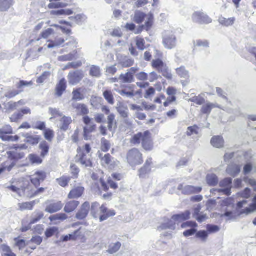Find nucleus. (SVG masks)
Here are the masks:
<instances>
[{"mask_svg": "<svg viewBox=\"0 0 256 256\" xmlns=\"http://www.w3.org/2000/svg\"><path fill=\"white\" fill-rule=\"evenodd\" d=\"M142 142V146L146 150H152L153 148V144L152 142L150 136V133L146 130L144 132H138L134 134L130 142L134 144H140Z\"/></svg>", "mask_w": 256, "mask_h": 256, "instance_id": "f257e3e1", "label": "nucleus"}, {"mask_svg": "<svg viewBox=\"0 0 256 256\" xmlns=\"http://www.w3.org/2000/svg\"><path fill=\"white\" fill-rule=\"evenodd\" d=\"M127 160L132 166L140 164L143 162L142 154L136 148L129 150L127 154Z\"/></svg>", "mask_w": 256, "mask_h": 256, "instance_id": "f03ea898", "label": "nucleus"}, {"mask_svg": "<svg viewBox=\"0 0 256 256\" xmlns=\"http://www.w3.org/2000/svg\"><path fill=\"white\" fill-rule=\"evenodd\" d=\"M33 84L32 81L26 82L24 80H20V82L16 84V87L18 88V90H9L4 94V96L9 99L12 98L17 95H18L23 92L22 90L24 86H32Z\"/></svg>", "mask_w": 256, "mask_h": 256, "instance_id": "7ed1b4c3", "label": "nucleus"}, {"mask_svg": "<svg viewBox=\"0 0 256 256\" xmlns=\"http://www.w3.org/2000/svg\"><path fill=\"white\" fill-rule=\"evenodd\" d=\"M84 76V72L82 70L70 71L68 76L70 85L76 86L83 79Z\"/></svg>", "mask_w": 256, "mask_h": 256, "instance_id": "20e7f679", "label": "nucleus"}, {"mask_svg": "<svg viewBox=\"0 0 256 256\" xmlns=\"http://www.w3.org/2000/svg\"><path fill=\"white\" fill-rule=\"evenodd\" d=\"M162 44L165 48L171 50L174 48L176 45V36L171 33H166L163 36Z\"/></svg>", "mask_w": 256, "mask_h": 256, "instance_id": "39448f33", "label": "nucleus"}, {"mask_svg": "<svg viewBox=\"0 0 256 256\" xmlns=\"http://www.w3.org/2000/svg\"><path fill=\"white\" fill-rule=\"evenodd\" d=\"M192 20L199 24H208L212 22V20L206 14L202 12H196L192 16Z\"/></svg>", "mask_w": 256, "mask_h": 256, "instance_id": "423d86ee", "label": "nucleus"}, {"mask_svg": "<svg viewBox=\"0 0 256 256\" xmlns=\"http://www.w3.org/2000/svg\"><path fill=\"white\" fill-rule=\"evenodd\" d=\"M178 190L182 191V194H184L190 195L200 193L202 190V188L200 186L196 187L189 185L184 186L182 184H180L178 186Z\"/></svg>", "mask_w": 256, "mask_h": 256, "instance_id": "0eeeda50", "label": "nucleus"}, {"mask_svg": "<svg viewBox=\"0 0 256 256\" xmlns=\"http://www.w3.org/2000/svg\"><path fill=\"white\" fill-rule=\"evenodd\" d=\"M46 178V173L44 171H38L34 174L30 178L32 184L36 188L40 183L43 182Z\"/></svg>", "mask_w": 256, "mask_h": 256, "instance_id": "6e6552de", "label": "nucleus"}, {"mask_svg": "<svg viewBox=\"0 0 256 256\" xmlns=\"http://www.w3.org/2000/svg\"><path fill=\"white\" fill-rule=\"evenodd\" d=\"M90 210V204L88 202H86L81 206L76 214V218L78 220H82L86 218Z\"/></svg>", "mask_w": 256, "mask_h": 256, "instance_id": "1a4fd4ad", "label": "nucleus"}, {"mask_svg": "<svg viewBox=\"0 0 256 256\" xmlns=\"http://www.w3.org/2000/svg\"><path fill=\"white\" fill-rule=\"evenodd\" d=\"M48 202L49 201L46 202V204H47L48 206L46 208L45 211L50 214H53L61 210L64 206V204L61 202H52L48 204Z\"/></svg>", "mask_w": 256, "mask_h": 256, "instance_id": "9d476101", "label": "nucleus"}, {"mask_svg": "<svg viewBox=\"0 0 256 256\" xmlns=\"http://www.w3.org/2000/svg\"><path fill=\"white\" fill-rule=\"evenodd\" d=\"M22 193V196H25L28 198H34V196H30L31 193H34L35 189L33 188L32 186L30 184L28 181H24L23 182V186H21Z\"/></svg>", "mask_w": 256, "mask_h": 256, "instance_id": "9b49d317", "label": "nucleus"}, {"mask_svg": "<svg viewBox=\"0 0 256 256\" xmlns=\"http://www.w3.org/2000/svg\"><path fill=\"white\" fill-rule=\"evenodd\" d=\"M77 162L80 163L82 165L85 167H92V164L90 158V156H87L84 153L80 154L77 156Z\"/></svg>", "mask_w": 256, "mask_h": 256, "instance_id": "f8f14e48", "label": "nucleus"}, {"mask_svg": "<svg viewBox=\"0 0 256 256\" xmlns=\"http://www.w3.org/2000/svg\"><path fill=\"white\" fill-rule=\"evenodd\" d=\"M84 190V188L82 186L74 188L70 190L68 195V198L70 199H74L80 198L82 195Z\"/></svg>", "mask_w": 256, "mask_h": 256, "instance_id": "ddd939ff", "label": "nucleus"}, {"mask_svg": "<svg viewBox=\"0 0 256 256\" xmlns=\"http://www.w3.org/2000/svg\"><path fill=\"white\" fill-rule=\"evenodd\" d=\"M66 88V82L64 78L60 80L56 86V95L60 97L62 96Z\"/></svg>", "mask_w": 256, "mask_h": 256, "instance_id": "4468645a", "label": "nucleus"}, {"mask_svg": "<svg viewBox=\"0 0 256 256\" xmlns=\"http://www.w3.org/2000/svg\"><path fill=\"white\" fill-rule=\"evenodd\" d=\"M190 212L189 210H186L184 212L173 215L172 218V220H174L182 222L189 219L190 218Z\"/></svg>", "mask_w": 256, "mask_h": 256, "instance_id": "2eb2a0df", "label": "nucleus"}, {"mask_svg": "<svg viewBox=\"0 0 256 256\" xmlns=\"http://www.w3.org/2000/svg\"><path fill=\"white\" fill-rule=\"evenodd\" d=\"M119 80L121 84H130L134 82V76L128 72L126 74H122L119 76Z\"/></svg>", "mask_w": 256, "mask_h": 256, "instance_id": "dca6fc26", "label": "nucleus"}, {"mask_svg": "<svg viewBox=\"0 0 256 256\" xmlns=\"http://www.w3.org/2000/svg\"><path fill=\"white\" fill-rule=\"evenodd\" d=\"M116 109L121 116L124 118H127L128 116V106L122 102H119L116 106Z\"/></svg>", "mask_w": 256, "mask_h": 256, "instance_id": "f3484780", "label": "nucleus"}, {"mask_svg": "<svg viewBox=\"0 0 256 256\" xmlns=\"http://www.w3.org/2000/svg\"><path fill=\"white\" fill-rule=\"evenodd\" d=\"M79 204V202L77 200L70 201L66 204L64 210L66 213H70L77 208Z\"/></svg>", "mask_w": 256, "mask_h": 256, "instance_id": "a211bd4d", "label": "nucleus"}, {"mask_svg": "<svg viewBox=\"0 0 256 256\" xmlns=\"http://www.w3.org/2000/svg\"><path fill=\"white\" fill-rule=\"evenodd\" d=\"M170 230H174L176 229V224L172 220H168V221L164 224H162L160 226L158 227V230L160 231Z\"/></svg>", "mask_w": 256, "mask_h": 256, "instance_id": "6ab92c4d", "label": "nucleus"}, {"mask_svg": "<svg viewBox=\"0 0 256 256\" xmlns=\"http://www.w3.org/2000/svg\"><path fill=\"white\" fill-rule=\"evenodd\" d=\"M22 136L26 138L25 142L32 145L38 144L40 140V136H31L29 134H22Z\"/></svg>", "mask_w": 256, "mask_h": 256, "instance_id": "aec40b11", "label": "nucleus"}, {"mask_svg": "<svg viewBox=\"0 0 256 256\" xmlns=\"http://www.w3.org/2000/svg\"><path fill=\"white\" fill-rule=\"evenodd\" d=\"M60 122V129L65 132L68 129L69 125L72 123V120L70 117L64 116Z\"/></svg>", "mask_w": 256, "mask_h": 256, "instance_id": "412c9836", "label": "nucleus"}, {"mask_svg": "<svg viewBox=\"0 0 256 256\" xmlns=\"http://www.w3.org/2000/svg\"><path fill=\"white\" fill-rule=\"evenodd\" d=\"M8 158L14 162H16L22 158L24 156V152L18 153L16 152L9 151L6 152Z\"/></svg>", "mask_w": 256, "mask_h": 256, "instance_id": "4be33fe9", "label": "nucleus"}, {"mask_svg": "<svg viewBox=\"0 0 256 256\" xmlns=\"http://www.w3.org/2000/svg\"><path fill=\"white\" fill-rule=\"evenodd\" d=\"M108 129L110 132L116 130V122L115 121V116L114 114H110L108 117Z\"/></svg>", "mask_w": 256, "mask_h": 256, "instance_id": "5701e85b", "label": "nucleus"}, {"mask_svg": "<svg viewBox=\"0 0 256 256\" xmlns=\"http://www.w3.org/2000/svg\"><path fill=\"white\" fill-rule=\"evenodd\" d=\"M226 172L230 175L235 177L240 172V167L239 165L236 164L230 166L226 170Z\"/></svg>", "mask_w": 256, "mask_h": 256, "instance_id": "b1692460", "label": "nucleus"}, {"mask_svg": "<svg viewBox=\"0 0 256 256\" xmlns=\"http://www.w3.org/2000/svg\"><path fill=\"white\" fill-rule=\"evenodd\" d=\"M14 3V0H0V11H8Z\"/></svg>", "mask_w": 256, "mask_h": 256, "instance_id": "393cba45", "label": "nucleus"}, {"mask_svg": "<svg viewBox=\"0 0 256 256\" xmlns=\"http://www.w3.org/2000/svg\"><path fill=\"white\" fill-rule=\"evenodd\" d=\"M39 148L41 150L40 156L44 158L48 154L50 146L46 141H42L39 145Z\"/></svg>", "mask_w": 256, "mask_h": 256, "instance_id": "a878e982", "label": "nucleus"}, {"mask_svg": "<svg viewBox=\"0 0 256 256\" xmlns=\"http://www.w3.org/2000/svg\"><path fill=\"white\" fill-rule=\"evenodd\" d=\"M211 144L214 147L220 148L224 145V140L221 136H214L211 140Z\"/></svg>", "mask_w": 256, "mask_h": 256, "instance_id": "bb28decb", "label": "nucleus"}, {"mask_svg": "<svg viewBox=\"0 0 256 256\" xmlns=\"http://www.w3.org/2000/svg\"><path fill=\"white\" fill-rule=\"evenodd\" d=\"M0 252L2 256H16L15 254L12 252L10 247L6 244L0 246Z\"/></svg>", "mask_w": 256, "mask_h": 256, "instance_id": "cd10ccee", "label": "nucleus"}, {"mask_svg": "<svg viewBox=\"0 0 256 256\" xmlns=\"http://www.w3.org/2000/svg\"><path fill=\"white\" fill-rule=\"evenodd\" d=\"M207 184L212 186H216L218 182V176L214 174H208L206 178Z\"/></svg>", "mask_w": 256, "mask_h": 256, "instance_id": "c85d7f7f", "label": "nucleus"}, {"mask_svg": "<svg viewBox=\"0 0 256 256\" xmlns=\"http://www.w3.org/2000/svg\"><path fill=\"white\" fill-rule=\"evenodd\" d=\"M152 66L154 68L157 69L159 72L164 70V68L167 66L159 58L153 60L152 62Z\"/></svg>", "mask_w": 256, "mask_h": 256, "instance_id": "c756f323", "label": "nucleus"}, {"mask_svg": "<svg viewBox=\"0 0 256 256\" xmlns=\"http://www.w3.org/2000/svg\"><path fill=\"white\" fill-rule=\"evenodd\" d=\"M176 72L181 78L188 79L190 77L189 72L184 66L176 68Z\"/></svg>", "mask_w": 256, "mask_h": 256, "instance_id": "7c9ffc66", "label": "nucleus"}, {"mask_svg": "<svg viewBox=\"0 0 256 256\" xmlns=\"http://www.w3.org/2000/svg\"><path fill=\"white\" fill-rule=\"evenodd\" d=\"M96 124L94 122L88 125H87L86 126H85L84 128V138L86 140H88V134L94 132L96 128Z\"/></svg>", "mask_w": 256, "mask_h": 256, "instance_id": "2f4dec72", "label": "nucleus"}, {"mask_svg": "<svg viewBox=\"0 0 256 256\" xmlns=\"http://www.w3.org/2000/svg\"><path fill=\"white\" fill-rule=\"evenodd\" d=\"M90 75L96 78H100L102 76L100 68L98 66H92L90 68Z\"/></svg>", "mask_w": 256, "mask_h": 256, "instance_id": "473e14b6", "label": "nucleus"}, {"mask_svg": "<svg viewBox=\"0 0 256 256\" xmlns=\"http://www.w3.org/2000/svg\"><path fill=\"white\" fill-rule=\"evenodd\" d=\"M208 234L206 230H200L196 232L195 237L202 242H206L208 240Z\"/></svg>", "mask_w": 256, "mask_h": 256, "instance_id": "72a5a7b5", "label": "nucleus"}, {"mask_svg": "<svg viewBox=\"0 0 256 256\" xmlns=\"http://www.w3.org/2000/svg\"><path fill=\"white\" fill-rule=\"evenodd\" d=\"M236 20V18L233 17L229 18H226L224 17L221 16L219 18V22L226 26H232Z\"/></svg>", "mask_w": 256, "mask_h": 256, "instance_id": "f704fd0d", "label": "nucleus"}, {"mask_svg": "<svg viewBox=\"0 0 256 256\" xmlns=\"http://www.w3.org/2000/svg\"><path fill=\"white\" fill-rule=\"evenodd\" d=\"M73 107L78 110V112L82 115H86L88 113V110L84 104H74Z\"/></svg>", "mask_w": 256, "mask_h": 256, "instance_id": "c9c22d12", "label": "nucleus"}, {"mask_svg": "<svg viewBox=\"0 0 256 256\" xmlns=\"http://www.w3.org/2000/svg\"><path fill=\"white\" fill-rule=\"evenodd\" d=\"M154 16L152 14L147 16V20L144 24L142 26V28L146 31H148L152 28L154 22Z\"/></svg>", "mask_w": 256, "mask_h": 256, "instance_id": "e433bc0d", "label": "nucleus"}, {"mask_svg": "<svg viewBox=\"0 0 256 256\" xmlns=\"http://www.w3.org/2000/svg\"><path fill=\"white\" fill-rule=\"evenodd\" d=\"M35 204V202H23L21 204H18V206L20 208V210H32L33 207Z\"/></svg>", "mask_w": 256, "mask_h": 256, "instance_id": "4c0bfd02", "label": "nucleus"}, {"mask_svg": "<svg viewBox=\"0 0 256 256\" xmlns=\"http://www.w3.org/2000/svg\"><path fill=\"white\" fill-rule=\"evenodd\" d=\"M146 16V15L144 13L137 11L135 12L134 21L136 23L140 24L143 22Z\"/></svg>", "mask_w": 256, "mask_h": 256, "instance_id": "58836bf2", "label": "nucleus"}, {"mask_svg": "<svg viewBox=\"0 0 256 256\" xmlns=\"http://www.w3.org/2000/svg\"><path fill=\"white\" fill-rule=\"evenodd\" d=\"M120 64L122 68H128L134 64V60L131 58L125 57L120 60Z\"/></svg>", "mask_w": 256, "mask_h": 256, "instance_id": "ea45409f", "label": "nucleus"}, {"mask_svg": "<svg viewBox=\"0 0 256 256\" xmlns=\"http://www.w3.org/2000/svg\"><path fill=\"white\" fill-rule=\"evenodd\" d=\"M81 88L74 89L72 92V100H82L84 98V96L81 93Z\"/></svg>", "mask_w": 256, "mask_h": 256, "instance_id": "a19ab883", "label": "nucleus"}, {"mask_svg": "<svg viewBox=\"0 0 256 256\" xmlns=\"http://www.w3.org/2000/svg\"><path fill=\"white\" fill-rule=\"evenodd\" d=\"M76 52H73L68 54L60 56L59 60L62 62L70 61L77 58L76 56Z\"/></svg>", "mask_w": 256, "mask_h": 256, "instance_id": "79ce46f5", "label": "nucleus"}, {"mask_svg": "<svg viewBox=\"0 0 256 256\" xmlns=\"http://www.w3.org/2000/svg\"><path fill=\"white\" fill-rule=\"evenodd\" d=\"M122 246L121 243L117 242L110 246L107 252L110 254H114L118 252Z\"/></svg>", "mask_w": 256, "mask_h": 256, "instance_id": "37998d69", "label": "nucleus"}, {"mask_svg": "<svg viewBox=\"0 0 256 256\" xmlns=\"http://www.w3.org/2000/svg\"><path fill=\"white\" fill-rule=\"evenodd\" d=\"M29 160L32 164H40L42 162V158L34 154H30Z\"/></svg>", "mask_w": 256, "mask_h": 256, "instance_id": "c03bdc74", "label": "nucleus"}, {"mask_svg": "<svg viewBox=\"0 0 256 256\" xmlns=\"http://www.w3.org/2000/svg\"><path fill=\"white\" fill-rule=\"evenodd\" d=\"M100 204L97 202H94L92 204L90 208V213L94 218H98V212L100 208Z\"/></svg>", "mask_w": 256, "mask_h": 256, "instance_id": "a18cd8bd", "label": "nucleus"}, {"mask_svg": "<svg viewBox=\"0 0 256 256\" xmlns=\"http://www.w3.org/2000/svg\"><path fill=\"white\" fill-rule=\"evenodd\" d=\"M80 232V230L74 231L72 234L64 236L62 237L63 242H68L70 240H76L78 237V234Z\"/></svg>", "mask_w": 256, "mask_h": 256, "instance_id": "49530a36", "label": "nucleus"}, {"mask_svg": "<svg viewBox=\"0 0 256 256\" xmlns=\"http://www.w3.org/2000/svg\"><path fill=\"white\" fill-rule=\"evenodd\" d=\"M68 218V216L64 213H60L56 214L50 217V220L52 222L56 220H64Z\"/></svg>", "mask_w": 256, "mask_h": 256, "instance_id": "de8ad7c7", "label": "nucleus"}, {"mask_svg": "<svg viewBox=\"0 0 256 256\" xmlns=\"http://www.w3.org/2000/svg\"><path fill=\"white\" fill-rule=\"evenodd\" d=\"M99 157L101 159L102 164H105L107 165L111 164L112 158L110 154H106L104 156H102V154H100Z\"/></svg>", "mask_w": 256, "mask_h": 256, "instance_id": "09e8293b", "label": "nucleus"}, {"mask_svg": "<svg viewBox=\"0 0 256 256\" xmlns=\"http://www.w3.org/2000/svg\"><path fill=\"white\" fill-rule=\"evenodd\" d=\"M44 138L50 142H51L54 138V132L50 128L45 129L44 132Z\"/></svg>", "mask_w": 256, "mask_h": 256, "instance_id": "8fccbe9b", "label": "nucleus"}, {"mask_svg": "<svg viewBox=\"0 0 256 256\" xmlns=\"http://www.w3.org/2000/svg\"><path fill=\"white\" fill-rule=\"evenodd\" d=\"M103 96L110 104H114V98L111 91L106 90L104 92Z\"/></svg>", "mask_w": 256, "mask_h": 256, "instance_id": "3c124183", "label": "nucleus"}, {"mask_svg": "<svg viewBox=\"0 0 256 256\" xmlns=\"http://www.w3.org/2000/svg\"><path fill=\"white\" fill-rule=\"evenodd\" d=\"M58 232V228L57 227H50L46 229L45 235L48 238L52 236L54 234Z\"/></svg>", "mask_w": 256, "mask_h": 256, "instance_id": "603ef678", "label": "nucleus"}, {"mask_svg": "<svg viewBox=\"0 0 256 256\" xmlns=\"http://www.w3.org/2000/svg\"><path fill=\"white\" fill-rule=\"evenodd\" d=\"M70 180V178L69 176H63L60 178L56 180L58 184L62 187H66L68 184Z\"/></svg>", "mask_w": 256, "mask_h": 256, "instance_id": "864d4df0", "label": "nucleus"}, {"mask_svg": "<svg viewBox=\"0 0 256 256\" xmlns=\"http://www.w3.org/2000/svg\"><path fill=\"white\" fill-rule=\"evenodd\" d=\"M190 101L198 105H202L205 102V100L202 96L199 95L198 96H194L190 99Z\"/></svg>", "mask_w": 256, "mask_h": 256, "instance_id": "5fc2aeb1", "label": "nucleus"}, {"mask_svg": "<svg viewBox=\"0 0 256 256\" xmlns=\"http://www.w3.org/2000/svg\"><path fill=\"white\" fill-rule=\"evenodd\" d=\"M116 215V212L114 210H110L108 212L102 214L100 217V220L102 222L111 216H114Z\"/></svg>", "mask_w": 256, "mask_h": 256, "instance_id": "6e6d98bb", "label": "nucleus"}, {"mask_svg": "<svg viewBox=\"0 0 256 256\" xmlns=\"http://www.w3.org/2000/svg\"><path fill=\"white\" fill-rule=\"evenodd\" d=\"M256 210V196H254L253 199V202L250 204V208H247L244 210L243 213L248 214Z\"/></svg>", "mask_w": 256, "mask_h": 256, "instance_id": "4d7b16f0", "label": "nucleus"}, {"mask_svg": "<svg viewBox=\"0 0 256 256\" xmlns=\"http://www.w3.org/2000/svg\"><path fill=\"white\" fill-rule=\"evenodd\" d=\"M69 19L74 21L77 24H80L86 20V16L84 14H77L75 16L70 17Z\"/></svg>", "mask_w": 256, "mask_h": 256, "instance_id": "13d9d810", "label": "nucleus"}, {"mask_svg": "<svg viewBox=\"0 0 256 256\" xmlns=\"http://www.w3.org/2000/svg\"><path fill=\"white\" fill-rule=\"evenodd\" d=\"M82 63L81 61L73 62L68 63L64 67V70L69 68H78L82 66Z\"/></svg>", "mask_w": 256, "mask_h": 256, "instance_id": "bf43d9fd", "label": "nucleus"}, {"mask_svg": "<svg viewBox=\"0 0 256 256\" xmlns=\"http://www.w3.org/2000/svg\"><path fill=\"white\" fill-rule=\"evenodd\" d=\"M101 148L104 152H107L110 150V144L109 141H108L104 138H102L101 140Z\"/></svg>", "mask_w": 256, "mask_h": 256, "instance_id": "052dcab7", "label": "nucleus"}, {"mask_svg": "<svg viewBox=\"0 0 256 256\" xmlns=\"http://www.w3.org/2000/svg\"><path fill=\"white\" fill-rule=\"evenodd\" d=\"M232 178H227L220 182L219 185L222 188H230L232 187Z\"/></svg>", "mask_w": 256, "mask_h": 256, "instance_id": "680f3d73", "label": "nucleus"}, {"mask_svg": "<svg viewBox=\"0 0 256 256\" xmlns=\"http://www.w3.org/2000/svg\"><path fill=\"white\" fill-rule=\"evenodd\" d=\"M212 106H213L212 105V103L208 102L205 105H204L202 108V112L204 114H210L212 109Z\"/></svg>", "mask_w": 256, "mask_h": 256, "instance_id": "e2e57ef3", "label": "nucleus"}, {"mask_svg": "<svg viewBox=\"0 0 256 256\" xmlns=\"http://www.w3.org/2000/svg\"><path fill=\"white\" fill-rule=\"evenodd\" d=\"M44 214L42 212H38L36 213V216H33L30 222V225H32L35 223H36L40 221L42 218H43Z\"/></svg>", "mask_w": 256, "mask_h": 256, "instance_id": "0e129e2a", "label": "nucleus"}, {"mask_svg": "<svg viewBox=\"0 0 256 256\" xmlns=\"http://www.w3.org/2000/svg\"><path fill=\"white\" fill-rule=\"evenodd\" d=\"M244 182L252 186L254 190L256 191V180L254 178H250L248 176H245L244 178Z\"/></svg>", "mask_w": 256, "mask_h": 256, "instance_id": "69168bd1", "label": "nucleus"}, {"mask_svg": "<svg viewBox=\"0 0 256 256\" xmlns=\"http://www.w3.org/2000/svg\"><path fill=\"white\" fill-rule=\"evenodd\" d=\"M136 45L138 48L140 50H143L146 48L144 46L145 41L142 38L139 37L136 38Z\"/></svg>", "mask_w": 256, "mask_h": 256, "instance_id": "338daca9", "label": "nucleus"}, {"mask_svg": "<svg viewBox=\"0 0 256 256\" xmlns=\"http://www.w3.org/2000/svg\"><path fill=\"white\" fill-rule=\"evenodd\" d=\"M198 128L197 126L194 125V126H189L188 128V131L186 134L188 136H190L194 134H198Z\"/></svg>", "mask_w": 256, "mask_h": 256, "instance_id": "774afa93", "label": "nucleus"}]
</instances>
